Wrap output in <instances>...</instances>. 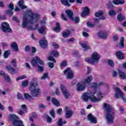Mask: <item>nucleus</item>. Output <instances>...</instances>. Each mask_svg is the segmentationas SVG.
<instances>
[{
	"mask_svg": "<svg viewBox=\"0 0 126 126\" xmlns=\"http://www.w3.org/2000/svg\"><path fill=\"white\" fill-rule=\"evenodd\" d=\"M39 18L40 15L33 13L32 10H29L27 11L26 14L24 15L22 24V28H26L29 23L30 24L36 23L37 20H39Z\"/></svg>",
	"mask_w": 126,
	"mask_h": 126,
	"instance_id": "1",
	"label": "nucleus"
},
{
	"mask_svg": "<svg viewBox=\"0 0 126 126\" xmlns=\"http://www.w3.org/2000/svg\"><path fill=\"white\" fill-rule=\"evenodd\" d=\"M103 108L106 112L105 118L108 125H113L114 120H115V109L111 105L107 103H104Z\"/></svg>",
	"mask_w": 126,
	"mask_h": 126,
	"instance_id": "2",
	"label": "nucleus"
},
{
	"mask_svg": "<svg viewBox=\"0 0 126 126\" xmlns=\"http://www.w3.org/2000/svg\"><path fill=\"white\" fill-rule=\"evenodd\" d=\"M37 78H33L30 83V87L29 88L30 91V94L32 97H39L41 95V89L36 88L38 86V81Z\"/></svg>",
	"mask_w": 126,
	"mask_h": 126,
	"instance_id": "3",
	"label": "nucleus"
},
{
	"mask_svg": "<svg viewBox=\"0 0 126 126\" xmlns=\"http://www.w3.org/2000/svg\"><path fill=\"white\" fill-rule=\"evenodd\" d=\"M99 92H93L92 91H89V93H85L83 94L82 96V100L84 102H88L90 99L91 102L93 103H97L99 101V99L96 97V95L99 94Z\"/></svg>",
	"mask_w": 126,
	"mask_h": 126,
	"instance_id": "4",
	"label": "nucleus"
},
{
	"mask_svg": "<svg viewBox=\"0 0 126 126\" xmlns=\"http://www.w3.org/2000/svg\"><path fill=\"white\" fill-rule=\"evenodd\" d=\"M102 83L98 84L96 82H93L89 84V88L90 91H93V92L96 91V92H98L99 93L98 94H95L98 99H102L103 98V96H104V94H102V92L100 91V89L99 88V87H100V85H102Z\"/></svg>",
	"mask_w": 126,
	"mask_h": 126,
	"instance_id": "5",
	"label": "nucleus"
},
{
	"mask_svg": "<svg viewBox=\"0 0 126 126\" xmlns=\"http://www.w3.org/2000/svg\"><path fill=\"white\" fill-rule=\"evenodd\" d=\"M8 119L11 121L13 126H24L23 122L19 120V117L15 114H10Z\"/></svg>",
	"mask_w": 126,
	"mask_h": 126,
	"instance_id": "6",
	"label": "nucleus"
},
{
	"mask_svg": "<svg viewBox=\"0 0 126 126\" xmlns=\"http://www.w3.org/2000/svg\"><path fill=\"white\" fill-rule=\"evenodd\" d=\"M99 60H100V55L97 52H94L92 55V58L86 59V62L87 63H89L92 64H95V63H98Z\"/></svg>",
	"mask_w": 126,
	"mask_h": 126,
	"instance_id": "7",
	"label": "nucleus"
},
{
	"mask_svg": "<svg viewBox=\"0 0 126 126\" xmlns=\"http://www.w3.org/2000/svg\"><path fill=\"white\" fill-rule=\"evenodd\" d=\"M39 64L40 65H45V62L42 61L40 57L38 56H36L33 60H32L31 62V64L32 66H38Z\"/></svg>",
	"mask_w": 126,
	"mask_h": 126,
	"instance_id": "8",
	"label": "nucleus"
},
{
	"mask_svg": "<svg viewBox=\"0 0 126 126\" xmlns=\"http://www.w3.org/2000/svg\"><path fill=\"white\" fill-rule=\"evenodd\" d=\"M115 98L116 99H118V98H121L122 100L124 101V103H126V99L125 98V97H124V93L120 90L119 88H115Z\"/></svg>",
	"mask_w": 126,
	"mask_h": 126,
	"instance_id": "9",
	"label": "nucleus"
},
{
	"mask_svg": "<svg viewBox=\"0 0 126 126\" xmlns=\"http://www.w3.org/2000/svg\"><path fill=\"white\" fill-rule=\"evenodd\" d=\"M1 30L4 33L7 32L8 33H11L12 30L10 29L9 24L7 22H4L1 24Z\"/></svg>",
	"mask_w": 126,
	"mask_h": 126,
	"instance_id": "10",
	"label": "nucleus"
},
{
	"mask_svg": "<svg viewBox=\"0 0 126 126\" xmlns=\"http://www.w3.org/2000/svg\"><path fill=\"white\" fill-rule=\"evenodd\" d=\"M60 89H61V92H62L65 99H68V97L70 96V94L68 92V90L66 89V88L65 87V86H64L63 85H61Z\"/></svg>",
	"mask_w": 126,
	"mask_h": 126,
	"instance_id": "11",
	"label": "nucleus"
},
{
	"mask_svg": "<svg viewBox=\"0 0 126 126\" xmlns=\"http://www.w3.org/2000/svg\"><path fill=\"white\" fill-rule=\"evenodd\" d=\"M63 73L66 75L67 79H72V78H73V72H72L70 68H67L63 71Z\"/></svg>",
	"mask_w": 126,
	"mask_h": 126,
	"instance_id": "12",
	"label": "nucleus"
},
{
	"mask_svg": "<svg viewBox=\"0 0 126 126\" xmlns=\"http://www.w3.org/2000/svg\"><path fill=\"white\" fill-rule=\"evenodd\" d=\"M86 88V84L84 82H80L77 85V91H83Z\"/></svg>",
	"mask_w": 126,
	"mask_h": 126,
	"instance_id": "13",
	"label": "nucleus"
},
{
	"mask_svg": "<svg viewBox=\"0 0 126 126\" xmlns=\"http://www.w3.org/2000/svg\"><path fill=\"white\" fill-rule=\"evenodd\" d=\"M87 119L90 121L92 124H97V118L94 117L92 113H90L88 115Z\"/></svg>",
	"mask_w": 126,
	"mask_h": 126,
	"instance_id": "14",
	"label": "nucleus"
},
{
	"mask_svg": "<svg viewBox=\"0 0 126 126\" xmlns=\"http://www.w3.org/2000/svg\"><path fill=\"white\" fill-rule=\"evenodd\" d=\"M65 13H66V15L71 21H73L74 20V18H73V11L71 10L66 9L65 11Z\"/></svg>",
	"mask_w": 126,
	"mask_h": 126,
	"instance_id": "15",
	"label": "nucleus"
},
{
	"mask_svg": "<svg viewBox=\"0 0 126 126\" xmlns=\"http://www.w3.org/2000/svg\"><path fill=\"white\" fill-rule=\"evenodd\" d=\"M98 37H100L101 39H107V37H108V33L106 32L103 31H100L97 33Z\"/></svg>",
	"mask_w": 126,
	"mask_h": 126,
	"instance_id": "16",
	"label": "nucleus"
},
{
	"mask_svg": "<svg viewBox=\"0 0 126 126\" xmlns=\"http://www.w3.org/2000/svg\"><path fill=\"white\" fill-rule=\"evenodd\" d=\"M39 46L43 49H45L48 46V41L46 39H42L39 41Z\"/></svg>",
	"mask_w": 126,
	"mask_h": 126,
	"instance_id": "17",
	"label": "nucleus"
},
{
	"mask_svg": "<svg viewBox=\"0 0 126 126\" xmlns=\"http://www.w3.org/2000/svg\"><path fill=\"white\" fill-rule=\"evenodd\" d=\"M90 12V10H89V8L88 7H85L84 8V11L82 12L81 14L82 17H85L86 15H88L89 13Z\"/></svg>",
	"mask_w": 126,
	"mask_h": 126,
	"instance_id": "18",
	"label": "nucleus"
},
{
	"mask_svg": "<svg viewBox=\"0 0 126 126\" xmlns=\"http://www.w3.org/2000/svg\"><path fill=\"white\" fill-rule=\"evenodd\" d=\"M115 55L118 60H124V58H125L124 57V53L120 51L116 52Z\"/></svg>",
	"mask_w": 126,
	"mask_h": 126,
	"instance_id": "19",
	"label": "nucleus"
},
{
	"mask_svg": "<svg viewBox=\"0 0 126 126\" xmlns=\"http://www.w3.org/2000/svg\"><path fill=\"white\" fill-rule=\"evenodd\" d=\"M53 30L55 32H56L57 33H59V32H61L62 31V29L61 28V25H60V23H56V27L53 28Z\"/></svg>",
	"mask_w": 126,
	"mask_h": 126,
	"instance_id": "20",
	"label": "nucleus"
},
{
	"mask_svg": "<svg viewBox=\"0 0 126 126\" xmlns=\"http://www.w3.org/2000/svg\"><path fill=\"white\" fill-rule=\"evenodd\" d=\"M18 4L21 9H25L26 8H27V6L24 5V1H23V0H20Z\"/></svg>",
	"mask_w": 126,
	"mask_h": 126,
	"instance_id": "21",
	"label": "nucleus"
},
{
	"mask_svg": "<svg viewBox=\"0 0 126 126\" xmlns=\"http://www.w3.org/2000/svg\"><path fill=\"white\" fill-rule=\"evenodd\" d=\"M10 47L14 50V51H15V52H17L18 51V45H17L16 42L11 43Z\"/></svg>",
	"mask_w": 126,
	"mask_h": 126,
	"instance_id": "22",
	"label": "nucleus"
},
{
	"mask_svg": "<svg viewBox=\"0 0 126 126\" xmlns=\"http://www.w3.org/2000/svg\"><path fill=\"white\" fill-rule=\"evenodd\" d=\"M72 114H73V112H72V111H67L65 113V116L66 119H70L71 117L72 116Z\"/></svg>",
	"mask_w": 126,
	"mask_h": 126,
	"instance_id": "23",
	"label": "nucleus"
},
{
	"mask_svg": "<svg viewBox=\"0 0 126 126\" xmlns=\"http://www.w3.org/2000/svg\"><path fill=\"white\" fill-rule=\"evenodd\" d=\"M46 31V27H40L38 29V32L39 34L43 35L45 34V32Z\"/></svg>",
	"mask_w": 126,
	"mask_h": 126,
	"instance_id": "24",
	"label": "nucleus"
},
{
	"mask_svg": "<svg viewBox=\"0 0 126 126\" xmlns=\"http://www.w3.org/2000/svg\"><path fill=\"white\" fill-rule=\"evenodd\" d=\"M112 2L114 4L118 5L119 4H124V3H125V1L123 0H113Z\"/></svg>",
	"mask_w": 126,
	"mask_h": 126,
	"instance_id": "25",
	"label": "nucleus"
},
{
	"mask_svg": "<svg viewBox=\"0 0 126 126\" xmlns=\"http://www.w3.org/2000/svg\"><path fill=\"white\" fill-rule=\"evenodd\" d=\"M35 28H33V27H32V26H29L28 27V30L29 31H33L36 30V29H38V27H39V24H36L35 25Z\"/></svg>",
	"mask_w": 126,
	"mask_h": 126,
	"instance_id": "26",
	"label": "nucleus"
},
{
	"mask_svg": "<svg viewBox=\"0 0 126 126\" xmlns=\"http://www.w3.org/2000/svg\"><path fill=\"white\" fill-rule=\"evenodd\" d=\"M118 73L121 78H122V79H126V74L125 73V72L121 71V70H118Z\"/></svg>",
	"mask_w": 126,
	"mask_h": 126,
	"instance_id": "27",
	"label": "nucleus"
},
{
	"mask_svg": "<svg viewBox=\"0 0 126 126\" xmlns=\"http://www.w3.org/2000/svg\"><path fill=\"white\" fill-rule=\"evenodd\" d=\"M51 102L55 106H60V102H59L58 99H56L55 97L52 98Z\"/></svg>",
	"mask_w": 126,
	"mask_h": 126,
	"instance_id": "28",
	"label": "nucleus"
},
{
	"mask_svg": "<svg viewBox=\"0 0 126 126\" xmlns=\"http://www.w3.org/2000/svg\"><path fill=\"white\" fill-rule=\"evenodd\" d=\"M103 14H104V11L99 10L98 12L95 13L94 16L95 17H100L102 16V15H103Z\"/></svg>",
	"mask_w": 126,
	"mask_h": 126,
	"instance_id": "29",
	"label": "nucleus"
},
{
	"mask_svg": "<svg viewBox=\"0 0 126 126\" xmlns=\"http://www.w3.org/2000/svg\"><path fill=\"white\" fill-rule=\"evenodd\" d=\"M61 2L65 6H70V4L68 3V0H61Z\"/></svg>",
	"mask_w": 126,
	"mask_h": 126,
	"instance_id": "30",
	"label": "nucleus"
},
{
	"mask_svg": "<svg viewBox=\"0 0 126 126\" xmlns=\"http://www.w3.org/2000/svg\"><path fill=\"white\" fill-rule=\"evenodd\" d=\"M79 45L83 48L84 49V51H86L89 49V47L86 45L85 43H83L81 42H79Z\"/></svg>",
	"mask_w": 126,
	"mask_h": 126,
	"instance_id": "31",
	"label": "nucleus"
},
{
	"mask_svg": "<svg viewBox=\"0 0 126 126\" xmlns=\"http://www.w3.org/2000/svg\"><path fill=\"white\" fill-rule=\"evenodd\" d=\"M92 80H93V77L92 76H90L87 79L84 80V82L86 84L89 83V82H91Z\"/></svg>",
	"mask_w": 126,
	"mask_h": 126,
	"instance_id": "32",
	"label": "nucleus"
},
{
	"mask_svg": "<svg viewBox=\"0 0 126 126\" xmlns=\"http://www.w3.org/2000/svg\"><path fill=\"white\" fill-rule=\"evenodd\" d=\"M9 55H10V51L7 50L4 51L3 54L4 59H7V58H8V57L9 56Z\"/></svg>",
	"mask_w": 126,
	"mask_h": 126,
	"instance_id": "33",
	"label": "nucleus"
},
{
	"mask_svg": "<svg viewBox=\"0 0 126 126\" xmlns=\"http://www.w3.org/2000/svg\"><path fill=\"white\" fill-rule=\"evenodd\" d=\"M117 19L119 21H123V20L126 19V17L123 16V15L120 13L117 16Z\"/></svg>",
	"mask_w": 126,
	"mask_h": 126,
	"instance_id": "34",
	"label": "nucleus"
},
{
	"mask_svg": "<svg viewBox=\"0 0 126 126\" xmlns=\"http://www.w3.org/2000/svg\"><path fill=\"white\" fill-rule=\"evenodd\" d=\"M6 68L7 70H8L9 72H10V73H13V72L15 71V69L10 66H7Z\"/></svg>",
	"mask_w": 126,
	"mask_h": 126,
	"instance_id": "35",
	"label": "nucleus"
},
{
	"mask_svg": "<svg viewBox=\"0 0 126 126\" xmlns=\"http://www.w3.org/2000/svg\"><path fill=\"white\" fill-rule=\"evenodd\" d=\"M124 41L125 38H124V37H121L119 43V47H121V48H124V47H125V45L124 44Z\"/></svg>",
	"mask_w": 126,
	"mask_h": 126,
	"instance_id": "36",
	"label": "nucleus"
},
{
	"mask_svg": "<svg viewBox=\"0 0 126 126\" xmlns=\"http://www.w3.org/2000/svg\"><path fill=\"white\" fill-rule=\"evenodd\" d=\"M69 34H70V31H67L66 32H63V38H66V37H68V36H69Z\"/></svg>",
	"mask_w": 126,
	"mask_h": 126,
	"instance_id": "37",
	"label": "nucleus"
},
{
	"mask_svg": "<svg viewBox=\"0 0 126 126\" xmlns=\"http://www.w3.org/2000/svg\"><path fill=\"white\" fill-rule=\"evenodd\" d=\"M50 55L55 57H59V53L57 51H52Z\"/></svg>",
	"mask_w": 126,
	"mask_h": 126,
	"instance_id": "38",
	"label": "nucleus"
},
{
	"mask_svg": "<svg viewBox=\"0 0 126 126\" xmlns=\"http://www.w3.org/2000/svg\"><path fill=\"white\" fill-rule=\"evenodd\" d=\"M48 77H49V73H44L43 76L41 77L40 79L44 80L46 79V78H48Z\"/></svg>",
	"mask_w": 126,
	"mask_h": 126,
	"instance_id": "39",
	"label": "nucleus"
},
{
	"mask_svg": "<svg viewBox=\"0 0 126 126\" xmlns=\"http://www.w3.org/2000/svg\"><path fill=\"white\" fill-rule=\"evenodd\" d=\"M107 63L109 65H110V66H114L115 65V63H114V61L111 59H108L107 60Z\"/></svg>",
	"mask_w": 126,
	"mask_h": 126,
	"instance_id": "40",
	"label": "nucleus"
},
{
	"mask_svg": "<svg viewBox=\"0 0 126 126\" xmlns=\"http://www.w3.org/2000/svg\"><path fill=\"white\" fill-rule=\"evenodd\" d=\"M49 114L50 116L52 117V118H55V112L54 109H51V110L49 111Z\"/></svg>",
	"mask_w": 126,
	"mask_h": 126,
	"instance_id": "41",
	"label": "nucleus"
},
{
	"mask_svg": "<svg viewBox=\"0 0 126 126\" xmlns=\"http://www.w3.org/2000/svg\"><path fill=\"white\" fill-rule=\"evenodd\" d=\"M6 14H8V15H10V16H12L13 15V11H12V10H7L6 11Z\"/></svg>",
	"mask_w": 126,
	"mask_h": 126,
	"instance_id": "42",
	"label": "nucleus"
},
{
	"mask_svg": "<svg viewBox=\"0 0 126 126\" xmlns=\"http://www.w3.org/2000/svg\"><path fill=\"white\" fill-rule=\"evenodd\" d=\"M3 77L5 81H7V82H10V77L9 75H8L7 74L6 75H5Z\"/></svg>",
	"mask_w": 126,
	"mask_h": 126,
	"instance_id": "43",
	"label": "nucleus"
},
{
	"mask_svg": "<svg viewBox=\"0 0 126 126\" xmlns=\"http://www.w3.org/2000/svg\"><path fill=\"white\" fill-rule=\"evenodd\" d=\"M24 96L25 99H31L32 98V96L30 94H27V93H25Z\"/></svg>",
	"mask_w": 126,
	"mask_h": 126,
	"instance_id": "44",
	"label": "nucleus"
},
{
	"mask_svg": "<svg viewBox=\"0 0 126 126\" xmlns=\"http://www.w3.org/2000/svg\"><path fill=\"white\" fill-rule=\"evenodd\" d=\"M60 65L61 67H64L67 65V63L66 61H64L62 63H60Z\"/></svg>",
	"mask_w": 126,
	"mask_h": 126,
	"instance_id": "45",
	"label": "nucleus"
},
{
	"mask_svg": "<svg viewBox=\"0 0 126 126\" xmlns=\"http://www.w3.org/2000/svg\"><path fill=\"white\" fill-rule=\"evenodd\" d=\"M37 68H38V71H39L40 72H44V67H43V66H40L38 65L37 66Z\"/></svg>",
	"mask_w": 126,
	"mask_h": 126,
	"instance_id": "46",
	"label": "nucleus"
},
{
	"mask_svg": "<svg viewBox=\"0 0 126 126\" xmlns=\"http://www.w3.org/2000/svg\"><path fill=\"white\" fill-rule=\"evenodd\" d=\"M12 66L13 67H16L17 66V62H16V59H14L11 62Z\"/></svg>",
	"mask_w": 126,
	"mask_h": 126,
	"instance_id": "47",
	"label": "nucleus"
},
{
	"mask_svg": "<svg viewBox=\"0 0 126 126\" xmlns=\"http://www.w3.org/2000/svg\"><path fill=\"white\" fill-rule=\"evenodd\" d=\"M8 7L11 10H13L14 9V5H13V3L10 2L9 5H8Z\"/></svg>",
	"mask_w": 126,
	"mask_h": 126,
	"instance_id": "48",
	"label": "nucleus"
},
{
	"mask_svg": "<svg viewBox=\"0 0 126 126\" xmlns=\"http://www.w3.org/2000/svg\"><path fill=\"white\" fill-rule=\"evenodd\" d=\"M22 85L23 87H26L28 85V81L25 80L23 81V82L22 83Z\"/></svg>",
	"mask_w": 126,
	"mask_h": 126,
	"instance_id": "49",
	"label": "nucleus"
},
{
	"mask_svg": "<svg viewBox=\"0 0 126 126\" xmlns=\"http://www.w3.org/2000/svg\"><path fill=\"white\" fill-rule=\"evenodd\" d=\"M25 52H26V53L30 52V46H29V45H28L25 47Z\"/></svg>",
	"mask_w": 126,
	"mask_h": 126,
	"instance_id": "50",
	"label": "nucleus"
},
{
	"mask_svg": "<svg viewBox=\"0 0 126 126\" xmlns=\"http://www.w3.org/2000/svg\"><path fill=\"white\" fill-rule=\"evenodd\" d=\"M108 14L110 16H112V15H116V12H115V11H114V10L112 9L109 11Z\"/></svg>",
	"mask_w": 126,
	"mask_h": 126,
	"instance_id": "51",
	"label": "nucleus"
},
{
	"mask_svg": "<svg viewBox=\"0 0 126 126\" xmlns=\"http://www.w3.org/2000/svg\"><path fill=\"white\" fill-rule=\"evenodd\" d=\"M17 97L19 100H24V97H23V95H22L20 93H18Z\"/></svg>",
	"mask_w": 126,
	"mask_h": 126,
	"instance_id": "52",
	"label": "nucleus"
},
{
	"mask_svg": "<svg viewBox=\"0 0 126 126\" xmlns=\"http://www.w3.org/2000/svg\"><path fill=\"white\" fill-rule=\"evenodd\" d=\"M46 120L47 123H49V124L52 123V118H51V117L49 116L48 115L46 116Z\"/></svg>",
	"mask_w": 126,
	"mask_h": 126,
	"instance_id": "53",
	"label": "nucleus"
},
{
	"mask_svg": "<svg viewBox=\"0 0 126 126\" xmlns=\"http://www.w3.org/2000/svg\"><path fill=\"white\" fill-rule=\"evenodd\" d=\"M46 21H47V18L43 17V20L40 21L41 24H46Z\"/></svg>",
	"mask_w": 126,
	"mask_h": 126,
	"instance_id": "54",
	"label": "nucleus"
},
{
	"mask_svg": "<svg viewBox=\"0 0 126 126\" xmlns=\"http://www.w3.org/2000/svg\"><path fill=\"white\" fill-rule=\"evenodd\" d=\"M63 112V109L62 108H59L57 110V114L58 115H62V112Z\"/></svg>",
	"mask_w": 126,
	"mask_h": 126,
	"instance_id": "55",
	"label": "nucleus"
},
{
	"mask_svg": "<svg viewBox=\"0 0 126 126\" xmlns=\"http://www.w3.org/2000/svg\"><path fill=\"white\" fill-rule=\"evenodd\" d=\"M61 18H62L63 20H64V21H67V19L63 13L61 14Z\"/></svg>",
	"mask_w": 126,
	"mask_h": 126,
	"instance_id": "56",
	"label": "nucleus"
},
{
	"mask_svg": "<svg viewBox=\"0 0 126 126\" xmlns=\"http://www.w3.org/2000/svg\"><path fill=\"white\" fill-rule=\"evenodd\" d=\"M73 21H74L75 23H79V21H80V19L78 17H76L75 19H74Z\"/></svg>",
	"mask_w": 126,
	"mask_h": 126,
	"instance_id": "57",
	"label": "nucleus"
},
{
	"mask_svg": "<svg viewBox=\"0 0 126 126\" xmlns=\"http://www.w3.org/2000/svg\"><path fill=\"white\" fill-rule=\"evenodd\" d=\"M52 45L53 47H54V48H55V49H58L59 48V45H58V44H57V43L56 42H52Z\"/></svg>",
	"mask_w": 126,
	"mask_h": 126,
	"instance_id": "58",
	"label": "nucleus"
},
{
	"mask_svg": "<svg viewBox=\"0 0 126 126\" xmlns=\"http://www.w3.org/2000/svg\"><path fill=\"white\" fill-rule=\"evenodd\" d=\"M48 60L49 61H51V62H54V63H56L57 61H56V60H55V58H54L52 56H50L48 58Z\"/></svg>",
	"mask_w": 126,
	"mask_h": 126,
	"instance_id": "59",
	"label": "nucleus"
},
{
	"mask_svg": "<svg viewBox=\"0 0 126 126\" xmlns=\"http://www.w3.org/2000/svg\"><path fill=\"white\" fill-rule=\"evenodd\" d=\"M48 65H49V67H50V68H53V67H54V66H55V64H54L53 63L49 62V63H48Z\"/></svg>",
	"mask_w": 126,
	"mask_h": 126,
	"instance_id": "60",
	"label": "nucleus"
},
{
	"mask_svg": "<svg viewBox=\"0 0 126 126\" xmlns=\"http://www.w3.org/2000/svg\"><path fill=\"white\" fill-rule=\"evenodd\" d=\"M39 109H45L46 108V106H45L43 104H40L38 106Z\"/></svg>",
	"mask_w": 126,
	"mask_h": 126,
	"instance_id": "61",
	"label": "nucleus"
},
{
	"mask_svg": "<svg viewBox=\"0 0 126 126\" xmlns=\"http://www.w3.org/2000/svg\"><path fill=\"white\" fill-rule=\"evenodd\" d=\"M7 73H4L3 71H0V76H3V77H4L5 75H6Z\"/></svg>",
	"mask_w": 126,
	"mask_h": 126,
	"instance_id": "62",
	"label": "nucleus"
},
{
	"mask_svg": "<svg viewBox=\"0 0 126 126\" xmlns=\"http://www.w3.org/2000/svg\"><path fill=\"white\" fill-rule=\"evenodd\" d=\"M87 26H88V27H94V25L92 24V23H89V22H87Z\"/></svg>",
	"mask_w": 126,
	"mask_h": 126,
	"instance_id": "63",
	"label": "nucleus"
},
{
	"mask_svg": "<svg viewBox=\"0 0 126 126\" xmlns=\"http://www.w3.org/2000/svg\"><path fill=\"white\" fill-rule=\"evenodd\" d=\"M73 55H74V56H75V57H78V56H79V53L77 51H74L73 52Z\"/></svg>",
	"mask_w": 126,
	"mask_h": 126,
	"instance_id": "64",
	"label": "nucleus"
}]
</instances>
